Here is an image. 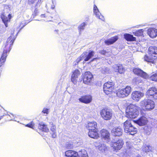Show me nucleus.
Instances as JSON below:
<instances>
[{"label":"nucleus","mask_w":157,"mask_h":157,"mask_svg":"<svg viewBox=\"0 0 157 157\" xmlns=\"http://www.w3.org/2000/svg\"><path fill=\"white\" fill-rule=\"evenodd\" d=\"M139 107L135 105L131 104L127 108L126 116L130 119L135 118L139 115Z\"/></svg>","instance_id":"nucleus-1"},{"label":"nucleus","mask_w":157,"mask_h":157,"mask_svg":"<svg viewBox=\"0 0 157 157\" xmlns=\"http://www.w3.org/2000/svg\"><path fill=\"white\" fill-rule=\"evenodd\" d=\"M149 56L145 55L144 57V61L147 62H153V58L157 57V47L155 46H150L148 48Z\"/></svg>","instance_id":"nucleus-2"},{"label":"nucleus","mask_w":157,"mask_h":157,"mask_svg":"<svg viewBox=\"0 0 157 157\" xmlns=\"http://www.w3.org/2000/svg\"><path fill=\"white\" fill-rule=\"evenodd\" d=\"M123 127L124 132L126 133L134 135L136 133L137 129L132 124L130 120H127L124 123Z\"/></svg>","instance_id":"nucleus-3"},{"label":"nucleus","mask_w":157,"mask_h":157,"mask_svg":"<svg viewBox=\"0 0 157 157\" xmlns=\"http://www.w3.org/2000/svg\"><path fill=\"white\" fill-rule=\"evenodd\" d=\"M140 105L144 107L147 111H150L154 109L155 106L154 102L151 100L146 99H144L140 101Z\"/></svg>","instance_id":"nucleus-4"},{"label":"nucleus","mask_w":157,"mask_h":157,"mask_svg":"<svg viewBox=\"0 0 157 157\" xmlns=\"http://www.w3.org/2000/svg\"><path fill=\"white\" fill-rule=\"evenodd\" d=\"M94 52L93 51H91L89 53H88L87 52L83 53L74 62L75 65L78 64L82 59H84L85 61H88L91 58L94 56Z\"/></svg>","instance_id":"nucleus-5"},{"label":"nucleus","mask_w":157,"mask_h":157,"mask_svg":"<svg viewBox=\"0 0 157 157\" xmlns=\"http://www.w3.org/2000/svg\"><path fill=\"white\" fill-rule=\"evenodd\" d=\"M131 91V87L129 86H127L124 89L118 90L116 94L118 97L124 98L128 96L130 94Z\"/></svg>","instance_id":"nucleus-6"},{"label":"nucleus","mask_w":157,"mask_h":157,"mask_svg":"<svg viewBox=\"0 0 157 157\" xmlns=\"http://www.w3.org/2000/svg\"><path fill=\"white\" fill-rule=\"evenodd\" d=\"M100 115L102 118L104 120H109L112 118V113L110 109L105 108L101 110Z\"/></svg>","instance_id":"nucleus-7"},{"label":"nucleus","mask_w":157,"mask_h":157,"mask_svg":"<svg viewBox=\"0 0 157 157\" xmlns=\"http://www.w3.org/2000/svg\"><path fill=\"white\" fill-rule=\"evenodd\" d=\"M114 84L112 82H108L104 85L103 90L104 92L108 94L111 92L114 89Z\"/></svg>","instance_id":"nucleus-8"},{"label":"nucleus","mask_w":157,"mask_h":157,"mask_svg":"<svg viewBox=\"0 0 157 157\" xmlns=\"http://www.w3.org/2000/svg\"><path fill=\"white\" fill-rule=\"evenodd\" d=\"M146 95L148 97L157 99V90L154 87L149 88L146 92Z\"/></svg>","instance_id":"nucleus-9"},{"label":"nucleus","mask_w":157,"mask_h":157,"mask_svg":"<svg viewBox=\"0 0 157 157\" xmlns=\"http://www.w3.org/2000/svg\"><path fill=\"white\" fill-rule=\"evenodd\" d=\"M144 96V94L139 91H135L132 94V98L135 101H138Z\"/></svg>","instance_id":"nucleus-10"},{"label":"nucleus","mask_w":157,"mask_h":157,"mask_svg":"<svg viewBox=\"0 0 157 157\" xmlns=\"http://www.w3.org/2000/svg\"><path fill=\"white\" fill-rule=\"evenodd\" d=\"M124 142L121 139L115 142H111L110 145L114 150L120 149L122 147Z\"/></svg>","instance_id":"nucleus-11"},{"label":"nucleus","mask_w":157,"mask_h":157,"mask_svg":"<svg viewBox=\"0 0 157 157\" xmlns=\"http://www.w3.org/2000/svg\"><path fill=\"white\" fill-rule=\"evenodd\" d=\"M93 77V76L90 72L89 71L86 72L83 78V82L86 84H90Z\"/></svg>","instance_id":"nucleus-12"},{"label":"nucleus","mask_w":157,"mask_h":157,"mask_svg":"<svg viewBox=\"0 0 157 157\" xmlns=\"http://www.w3.org/2000/svg\"><path fill=\"white\" fill-rule=\"evenodd\" d=\"M133 71L135 74L144 78H147L148 77V75L146 73L139 68H134L133 69Z\"/></svg>","instance_id":"nucleus-13"},{"label":"nucleus","mask_w":157,"mask_h":157,"mask_svg":"<svg viewBox=\"0 0 157 157\" xmlns=\"http://www.w3.org/2000/svg\"><path fill=\"white\" fill-rule=\"evenodd\" d=\"M14 40L13 37L12 36H10L8 38L7 40L6 45H5L6 49H4V50H7V52H9L11 49L10 47L13 43Z\"/></svg>","instance_id":"nucleus-14"},{"label":"nucleus","mask_w":157,"mask_h":157,"mask_svg":"<svg viewBox=\"0 0 157 157\" xmlns=\"http://www.w3.org/2000/svg\"><path fill=\"white\" fill-rule=\"evenodd\" d=\"M86 127L89 131L98 130L97 123L94 121L88 122Z\"/></svg>","instance_id":"nucleus-15"},{"label":"nucleus","mask_w":157,"mask_h":157,"mask_svg":"<svg viewBox=\"0 0 157 157\" xmlns=\"http://www.w3.org/2000/svg\"><path fill=\"white\" fill-rule=\"evenodd\" d=\"M134 121L136 123L141 126L145 125L148 121L147 118L143 116L141 117L138 120Z\"/></svg>","instance_id":"nucleus-16"},{"label":"nucleus","mask_w":157,"mask_h":157,"mask_svg":"<svg viewBox=\"0 0 157 157\" xmlns=\"http://www.w3.org/2000/svg\"><path fill=\"white\" fill-rule=\"evenodd\" d=\"M112 135L115 136H120L122 135V130L120 127H115L111 131Z\"/></svg>","instance_id":"nucleus-17"},{"label":"nucleus","mask_w":157,"mask_h":157,"mask_svg":"<svg viewBox=\"0 0 157 157\" xmlns=\"http://www.w3.org/2000/svg\"><path fill=\"white\" fill-rule=\"evenodd\" d=\"M101 137L104 140L109 141L110 139V133L106 129H103L101 131Z\"/></svg>","instance_id":"nucleus-18"},{"label":"nucleus","mask_w":157,"mask_h":157,"mask_svg":"<svg viewBox=\"0 0 157 157\" xmlns=\"http://www.w3.org/2000/svg\"><path fill=\"white\" fill-rule=\"evenodd\" d=\"M79 101L83 103H88L90 102L92 100V98L90 95L83 96L79 99Z\"/></svg>","instance_id":"nucleus-19"},{"label":"nucleus","mask_w":157,"mask_h":157,"mask_svg":"<svg viewBox=\"0 0 157 157\" xmlns=\"http://www.w3.org/2000/svg\"><path fill=\"white\" fill-rule=\"evenodd\" d=\"M147 34L151 38H154L157 36V29L154 28L149 29L147 31Z\"/></svg>","instance_id":"nucleus-20"},{"label":"nucleus","mask_w":157,"mask_h":157,"mask_svg":"<svg viewBox=\"0 0 157 157\" xmlns=\"http://www.w3.org/2000/svg\"><path fill=\"white\" fill-rule=\"evenodd\" d=\"M50 130L52 132L51 134L52 137L53 138H55L56 136V126L52 122L50 123Z\"/></svg>","instance_id":"nucleus-21"},{"label":"nucleus","mask_w":157,"mask_h":157,"mask_svg":"<svg viewBox=\"0 0 157 157\" xmlns=\"http://www.w3.org/2000/svg\"><path fill=\"white\" fill-rule=\"evenodd\" d=\"M65 154L67 157H77V156H78V153L72 150L67 151L65 152Z\"/></svg>","instance_id":"nucleus-22"},{"label":"nucleus","mask_w":157,"mask_h":157,"mask_svg":"<svg viewBox=\"0 0 157 157\" xmlns=\"http://www.w3.org/2000/svg\"><path fill=\"white\" fill-rule=\"evenodd\" d=\"M98 130L89 131L88 135L89 136L92 138L97 139L99 137V135L97 132Z\"/></svg>","instance_id":"nucleus-23"},{"label":"nucleus","mask_w":157,"mask_h":157,"mask_svg":"<svg viewBox=\"0 0 157 157\" xmlns=\"http://www.w3.org/2000/svg\"><path fill=\"white\" fill-rule=\"evenodd\" d=\"M7 50L4 49L3 51V53L2 55L1 59H0V67L3 65L6 60V58L7 57Z\"/></svg>","instance_id":"nucleus-24"},{"label":"nucleus","mask_w":157,"mask_h":157,"mask_svg":"<svg viewBox=\"0 0 157 157\" xmlns=\"http://www.w3.org/2000/svg\"><path fill=\"white\" fill-rule=\"evenodd\" d=\"M94 13L96 14L97 17H98L99 19H100L102 20H104V17L99 12L97 7L95 5H94Z\"/></svg>","instance_id":"nucleus-25"},{"label":"nucleus","mask_w":157,"mask_h":157,"mask_svg":"<svg viewBox=\"0 0 157 157\" xmlns=\"http://www.w3.org/2000/svg\"><path fill=\"white\" fill-rule=\"evenodd\" d=\"M118 39V37L117 36H115L108 40H105V43L108 45L111 44L116 41Z\"/></svg>","instance_id":"nucleus-26"},{"label":"nucleus","mask_w":157,"mask_h":157,"mask_svg":"<svg viewBox=\"0 0 157 157\" xmlns=\"http://www.w3.org/2000/svg\"><path fill=\"white\" fill-rule=\"evenodd\" d=\"M38 127L40 129L43 131L48 132L49 131V129L47 127V125L43 123H39Z\"/></svg>","instance_id":"nucleus-27"},{"label":"nucleus","mask_w":157,"mask_h":157,"mask_svg":"<svg viewBox=\"0 0 157 157\" xmlns=\"http://www.w3.org/2000/svg\"><path fill=\"white\" fill-rule=\"evenodd\" d=\"M124 38L128 41H133L136 40V38L133 36L129 34H126L124 35Z\"/></svg>","instance_id":"nucleus-28"},{"label":"nucleus","mask_w":157,"mask_h":157,"mask_svg":"<svg viewBox=\"0 0 157 157\" xmlns=\"http://www.w3.org/2000/svg\"><path fill=\"white\" fill-rule=\"evenodd\" d=\"M11 17V15L9 14L8 17L4 16L2 18V20L6 27H8L7 22L10 21Z\"/></svg>","instance_id":"nucleus-29"},{"label":"nucleus","mask_w":157,"mask_h":157,"mask_svg":"<svg viewBox=\"0 0 157 157\" xmlns=\"http://www.w3.org/2000/svg\"><path fill=\"white\" fill-rule=\"evenodd\" d=\"M80 75L79 71L78 70H75L71 76V81L72 82L75 81V80Z\"/></svg>","instance_id":"nucleus-30"},{"label":"nucleus","mask_w":157,"mask_h":157,"mask_svg":"<svg viewBox=\"0 0 157 157\" xmlns=\"http://www.w3.org/2000/svg\"><path fill=\"white\" fill-rule=\"evenodd\" d=\"M97 143L95 144V146L96 147H99L98 149L101 152H103L105 151L107 149V147L104 144H101L100 145H98L97 144Z\"/></svg>","instance_id":"nucleus-31"},{"label":"nucleus","mask_w":157,"mask_h":157,"mask_svg":"<svg viewBox=\"0 0 157 157\" xmlns=\"http://www.w3.org/2000/svg\"><path fill=\"white\" fill-rule=\"evenodd\" d=\"M143 150L145 152H149L153 150L154 147L149 145H145L144 146Z\"/></svg>","instance_id":"nucleus-32"},{"label":"nucleus","mask_w":157,"mask_h":157,"mask_svg":"<svg viewBox=\"0 0 157 157\" xmlns=\"http://www.w3.org/2000/svg\"><path fill=\"white\" fill-rule=\"evenodd\" d=\"M144 132L146 134L149 135L151 133L152 130L151 127L146 126L144 127Z\"/></svg>","instance_id":"nucleus-33"},{"label":"nucleus","mask_w":157,"mask_h":157,"mask_svg":"<svg viewBox=\"0 0 157 157\" xmlns=\"http://www.w3.org/2000/svg\"><path fill=\"white\" fill-rule=\"evenodd\" d=\"M143 29H141L136 31L134 33V35L137 36H141L143 35Z\"/></svg>","instance_id":"nucleus-34"},{"label":"nucleus","mask_w":157,"mask_h":157,"mask_svg":"<svg viewBox=\"0 0 157 157\" xmlns=\"http://www.w3.org/2000/svg\"><path fill=\"white\" fill-rule=\"evenodd\" d=\"M125 71V69L121 65L119 64V67L117 71L120 73L121 74L123 73Z\"/></svg>","instance_id":"nucleus-35"},{"label":"nucleus","mask_w":157,"mask_h":157,"mask_svg":"<svg viewBox=\"0 0 157 157\" xmlns=\"http://www.w3.org/2000/svg\"><path fill=\"white\" fill-rule=\"evenodd\" d=\"M86 25V24L84 22H83L78 27V29L79 31V33H80L81 31L83 30L85 26Z\"/></svg>","instance_id":"nucleus-36"},{"label":"nucleus","mask_w":157,"mask_h":157,"mask_svg":"<svg viewBox=\"0 0 157 157\" xmlns=\"http://www.w3.org/2000/svg\"><path fill=\"white\" fill-rule=\"evenodd\" d=\"M150 79L152 81L157 82V72L152 75L150 77Z\"/></svg>","instance_id":"nucleus-37"},{"label":"nucleus","mask_w":157,"mask_h":157,"mask_svg":"<svg viewBox=\"0 0 157 157\" xmlns=\"http://www.w3.org/2000/svg\"><path fill=\"white\" fill-rule=\"evenodd\" d=\"M34 124L33 123L32 121L29 124H27L25 126L28 127L33 129L34 128Z\"/></svg>","instance_id":"nucleus-38"},{"label":"nucleus","mask_w":157,"mask_h":157,"mask_svg":"<svg viewBox=\"0 0 157 157\" xmlns=\"http://www.w3.org/2000/svg\"><path fill=\"white\" fill-rule=\"evenodd\" d=\"M127 154L126 152V151L125 150L123 152L120 153L119 155L120 157H126Z\"/></svg>","instance_id":"nucleus-39"},{"label":"nucleus","mask_w":157,"mask_h":157,"mask_svg":"<svg viewBox=\"0 0 157 157\" xmlns=\"http://www.w3.org/2000/svg\"><path fill=\"white\" fill-rule=\"evenodd\" d=\"M65 146L66 147L67 149H71L73 147L72 144L69 143L66 144Z\"/></svg>","instance_id":"nucleus-40"},{"label":"nucleus","mask_w":157,"mask_h":157,"mask_svg":"<svg viewBox=\"0 0 157 157\" xmlns=\"http://www.w3.org/2000/svg\"><path fill=\"white\" fill-rule=\"evenodd\" d=\"M140 78H135L133 80L134 81H135L136 84H138L139 82H141V80H140Z\"/></svg>","instance_id":"nucleus-41"},{"label":"nucleus","mask_w":157,"mask_h":157,"mask_svg":"<svg viewBox=\"0 0 157 157\" xmlns=\"http://www.w3.org/2000/svg\"><path fill=\"white\" fill-rule=\"evenodd\" d=\"M119 64H115L113 66V67L115 69V71H117L118 69V67H119Z\"/></svg>","instance_id":"nucleus-42"},{"label":"nucleus","mask_w":157,"mask_h":157,"mask_svg":"<svg viewBox=\"0 0 157 157\" xmlns=\"http://www.w3.org/2000/svg\"><path fill=\"white\" fill-rule=\"evenodd\" d=\"M103 71L102 72L103 73H107L108 72L109 69L108 68H102Z\"/></svg>","instance_id":"nucleus-43"},{"label":"nucleus","mask_w":157,"mask_h":157,"mask_svg":"<svg viewBox=\"0 0 157 157\" xmlns=\"http://www.w3.org/2000/svg\"><path fill=\"white\" fill-rule=\"evenodd\" d=\"M42 112L44 114L46 113V114H47L48 113V109L44 108L42 111Z\"/></svg>","instance_id":"nucleus-44"},{"label":"nucleus","mask_w":157,"mask_h":157,"mask_svg":"<svg viewBox=\"0 0 157 157\" xmlns=\"http://www.w3.org/2000/svg\"><path fill=\"white\" fill-rule=\"evenodd\" d=\"M100 53L103 55H105L107 53L104 50L101 51Z\"/></svg>","instance_id":"nucleus-45"},{"label":"nucleus","mask_w":157,"mask_h":157,"mask_svg":"<svg viewBox=\"0 0 157 157\" xmlns=\"http://www.w3.org/2000/svg\"><path fill=\"white\" fill-rule=\"evenodd\" d=\"M35 1V0H29V1L32 3H34Z\"/></svg>","instance_id":"nucleus-46"},{"label":"nucleus","mask_w":157,"mask_h":157,"mask_svg":"<svg viewBox=\"0 0 157 157\" xmlns=\"http://www.w3.org/2000/svg\"><path fill=\"white\" fill-rule=\"evenodd\" d=\"M37 10L36 9L34 11V13H35V15H36V13H37Z\"/></svg>","instance_id":"nucleus-47"},{"label":"nucleus","mask_w":157,"mask_h":157,"mask_svg":"<svg viewBox=\"0 0 157 157\" xmlns=\"http://www.w3.org/2000/svg\"><path fill=\"white\" fill-rule=\"evenodd\" d=\"M55 6L54 5H52V6H51V8L52 9H53L55 8Z\"/></svg>","instance_id":"nucleus-48"},{"label":"nucleus","mask_w":157,"mask_h":157,"mask_svg":"<svg viewBox=\"0 0 157 157\" xmlns=\"http://www.w3.org/2000/svg\"><path fill=\"white\" fill-rule=\"evenodd\" d=\"M42 18V17H45V15L44 14H41L40 16Z\"/></svg>","instance_id":"nucleus-49"},{"label":"nucleus","mask_w":157,"mask_h":157,"mask_svg":"<svg viewBox=\"0 0 157 157\" xmlns=\"http://www.w3.org/2000/svg\"><path fill=\"white\" fill-rule=\"evenodd\" d=\"M129 144V142H127L126 143V144H127V145H128V147H129V148H130V146H129V144Z\"/></svg>","instance_id":"nucleus-50"},{"label":"nucleus","mask_w":157,"mask_h":157,"mask_svg":"<svg viewBox=\"0 0 157 157\" xmlns=\"http://www.w3.org/2000/svg\"><path fill=\"white\" fill-rule=\"evenodd\" d=\"M25 26V25H23L21 27V29H22L24 26Z\"/></svg>","instance_id":"nucleus-51"},{"label":"nucleus","mask_w":157,"mask_h":157,"mask_svg":"<svg viewBox=\"0 0 157 157\" xmlns=\"http://www.w3.org/2000/svg\"><path fill=\"white\" fill-rule=\"evenodd\" d=\"M2 117L1 116L0 117V120L2 118Z\"/></svg>","instance_id":"nucleus-52"},{"label":"nucleus","mask_w":157,"mask_h":157,"mask_svg":"<svg viewBox=\"0 0 157 157\" xmlns=\"http://www.w3.org/2000/svg\"><path fill=\"white\" fill-rule=\"evenodd\" d=\"M136 157H141L139 155L137 156Z\"/></svg>","instance_id":"nucleus-53"},{"label":"nucleus","mask_w":157,"mask_h":157,"mask_svg":"<svg viewBox=\"0 0 157 157\" xmlns=\"http://www.w3.org/2000/svg\"><path fill=\"white\" fill-rule=\"evenodd\" d=\"M96 58L92 60L91 61H93L94 59H95Z\"/></svg>","instance_id":"nucleus-54"},{"label":"nucleus","mask_w":157,"mask_h":157,"mask_svg":"<svg viewBox=\"0 0 157 157\" xmlns=\"http://www.w3.org/2000/svg\"><path fill=\"white\" fill-rule=\"evenodd\" d=\"M24 23H21V24H20V26H21V24H23Z\"/></svg>","instance_id":"nucleus-55"},{"label":"nucleus","mask_w":157,"mask_h":157,"mask_svg":"<svg viewBox=\"0 0 157 157\" xmlns=\"http://www.w3.org/2000/svg\"><path fill=\"white\" fill-rule=\"evenodd\" d=\"M14 121H16V120H15V119H14Z\"/></svg>","instance_id":"nucleus-56"},{"label":"nucleus","mask_w":157,"mask_h":157,"mask_svg":"<svg viewBox=\"0 0 157 157\" xmlns=\"http://www.w3.org/2000/svg\"><path fill=\"white\" fill-rule=\"evenodd\" d=\"M52 3L53 4V1H52Z\"/></svg>","instance_id":"nucleus-57"}]
</instances>
